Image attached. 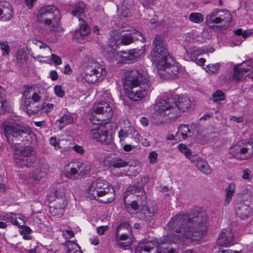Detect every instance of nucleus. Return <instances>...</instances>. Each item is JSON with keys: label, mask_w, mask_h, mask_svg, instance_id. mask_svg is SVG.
I'll return each instance as SVG.
<instances>
[{"label": "nucleus", "mask_w": 253, "mask_h": 253, "mask_svg": "<svg viewBox=\"0 0 253 253\" xmlns=\"http://www.w3.org/2000/svg\"><path fill=\"white\" fill-rule=\"evenodd\" d=\"M48 171V164L45 162L40 163L33 172L32 177L35 180H40L47 175Z\"/></svg>", "instance_id": "22"}, {"label": "nucleus", "mask_w": 253, "mask_h": 253, "mask_svg": "<svg viewBox=\"0 0 253 253\" xmlns=\"http://www.w3.org/2000/svg\"><path fill=\"white\" fill-rule=\"evenodd\" d=\"M73 149L75 152L81 155H83L85 152V151L83 147L78 145H75L73 147Z\"/></svg>", "instance_id": "57"}, {"label": "nucleus", "mask_w": 253, "mask_h": 253, "mask_svg": "<svg viewBox=\"0 0 253 253\" xmlns=\"http://www.w3.org/2000/svg\"><path fill=\"white\" fill-rule=\"evenodd\" d=\"M48 16L47 17V22H46V26H51L54 30L59 27L60 20V13L58 9L54 5H51Z\"/></svg>", "instance_id": "18"}, {"label": "nucleus", "mask_w": 253, "mask_h": 253, "mask_svg": "<svg viewBox=\"0 0 253 253\" xmlns=\"http://www.w3.org/2000/svg\"><path fill=\"white\" fill-rule=\"evenodd\" d=\"M253 70V61L246 60L234 66V73L232 76L233 80L237 82L245 78V74Z\"/></svg>", "instance_id": "13"}, {"label": "nucleus", "mask_w": 253, "mask_h": 253, "mask_svg": "<svg viewBox=\"0 0 253 253\" xmlns=\"http://www.w3.org/2000/svg\"><path fill=\"white\" fill-rule=\"evenodd\" d=\"M75 167H76L78 171V175L84 176L89 173L91 169V165L89 162H75Z\"/></svg>", "instance_id": "28"}, {"label": "nucleus", "mask_w": 253, "mask_h": 253, "mask_svg": "<svg viewBox=\"0 0 253 253\" xmlns=\"http://www.w3.org/2000/svg\"><path fill=\"white\" fill-rule=\"evenodd\" d=\"M58 122L60 124L63 125L62 127H63L64 126L72 124L73 122V118L70 115L65 114L60 118Z\"/></svg>", "instance_id": "40"}, {"label": "nucleus", "mask_w": 253, "mask_h": 253, "mask_svg": "<svg viewBox=\"0 0 253 253\" xmlns=\"http://www.w3.org/2000/svg\"><path fill=\"white\" fill-rule=\"evenodd\" d=\"M218 253H240L239 251H233L232 250H220Z\"/></svg>", "instance_id": "64"}, {"label": "nucleus", "mask_w": 253, "mask_h": 253, "mask_svg": "<svg viewBox=\"0 0 253 253\" xmlns=\"http://www.w3.org/2000/svg\"><path fill=\"white\" fill-rule=\"evenodd\" d=\"M14 15L13 8L10 4L5 1L0 2V20L8 21Z\"/></svg>", "instance_id": "19"}, {"label": "nucleus", "mask_w": 253, "mask_h": 253, "mask_svg": "<svg viewBox=\"0 0 253 253\" xmlns=\"http://www.w3.org/2000/svg\"><path fill=\"white\" fill-rule=\"evenodd\" d=\"M86 8L84 3L82 1L78 2L73 6L71 12V14L73 16L78 17L80 20V19H83V17L85 16Z\"/></svg>", "instance_id": "25"}, {"label": "nucleus", "mask_w": 253, "mask_h": 253, "mask_svg": "<svg viewBox=\"0 0 253 253\" xmlns=\"http://www.w3.org/2000/svg\"><path fill=\"white\" fill-rule=\"evenodd\" d=\"M222 11L219 9H215L212 12L208 14L206 17V21L208 24H221V19L219 18L218 12Z\"/></svg>", "instance_id": "33"}, {"label": "nucleus", "mask_w": 253, "mask_h": 253, "mask_svg": "<svg viewBox=\"0 0 253 253\" xmlns=\"http://www.w3.org/2000/svg\"><path fill=\"white\" fill-rule=\"evenodd\" d=\"M94 110L96 114L101 116L99 117L95 116L97 122L108 121L113 116L112 108L106 102L98 103Z\"/></svg>", "instance_id": "14"}, {"label": "nucleus", "mask_w": 253, "mask_h": 253, "mask_svg": "<svg viewBox=\"0 0 253 253\" xmlns=\"http://www.w3.org/2000/svg\"><path fill=\"white\" fill-rule=\"evenodd\" d=\"M4 220H8L11 223L16 225L18 224V222L17 220L16 215L13 213L6 214L4 216Z\"/></svg>", "instance_id": "47"}, {"label": "nucleus", "mask_w": 253, "mask_h": 253, "mask_svg": "<svg viewBox=\"0 0 253 253\" xmlns=\"http://www.w3.org/2000/svg\"><path fill=\"white\" fill-rule=\"evenodd\" d=\"M44 91V90H40L38 86H35L26 88L23 92V108L29 115L31 116L37 113L41 109L46 113L52 110L54 107L53 104L47 103L46 105H42V107L37 104L42 99V94Z\"/></svg>", "instance_id": "6"}, {"label": "nucleus", "mask_w": 253, "mask_h": 253, "mask_svg": "<svg viewBox=\"0 0 253 253\" xmlns=\"http://www.w3.org/2000/svg\"><path fill=\"white\" fill-rule=\"evenodd\" d=\"M230 153L237 159H249L253 155V142L244 143L242 141L233 146L231 149Z\"/></svg>", "instance_id": "12"}, {"label": "nucleus", "mask_w": 253, "mask_h": 253, "mask_svg": "<svg viewBox=\"0 0 253 253\" xmlns=\"http://www.w3.org/2000/svg\"><path fill=\"white\" fill-rule=\"evenodd\" d=\"M66 201L55 202V205L50 207V211L52 215L54 216L60 217L64 213V208L66 205Z\"/></svg>", "instance_id": "29"}, {"label": "nucleus", "mask_w": 253, "mask_h": 253, "mask_svg": "<svg viewBox=\"0 0 253 253\" xmlns=\"http://www.w3.org/2000/svg\"><path fill=\"white\" fill-rule=\"evenodd\" d=\"M128 133H129V136L134 140L135 143L138 144L139 142L141 135L133 126L128 127Z\"/></svg>", "instance_id": "39"}, {"label": "nucleus", "mask_w": 253, "mask_h": 253, "mask_svg": "<svg viewBox=\"0 0 253 253\" xmlns=\"http://www.w3.org/2000/svg\"><path fill=\"white\" fill-rule=\"evenodd\" d=\"M189 20L194 23H199L203 21V16L199 13H192L189 16Z\"/></svg>", "instance_id": "41"}, {"label": "nucleus", "mask_w": 253, "mask_h": 253, "mask_svg": "<svg viewBox=\"0 0 253 253\" xmlns=\"http://www.w3.org/2000/svg\"><path fill=\"white\" fill-rule=\"evenodd\" d=\"M4 96L5 91L1 86H0V114L3 113L4 110V106L6 103L4 101Z\"/></svg>", "instance_id": "45"}, {"label": "nucleus", "mask_w": 253, "mask_h": 253, "mask_svg": "<svg viewBox=\"0 0 253 253\" xmlns=\"http://www.w3.org/2000/svg\"><path fill=\"white\" fill-rule=\"evenodd\" d=\"M235 186L234 184H230L225 189V191L226 193V198L225 200V205L227 206L229 205V203L231 201L232 197L234 193Z\"/></svg>", "instance_id": "37"}, {"label": "nucleus", "mask_w": 253, "mask_h": 253, "mask_svg": "<svg viewBox=\"0 0 253 253\" xmlns=\"http://www.w3.org/2000/svg\"><path fill=\"white\" fill-rule=\"evenodd\" d=\"M108 229V227L107 226H99L97 229V233L100 235H103L105 231H107Z\"/></svg>", "instance_id": "59"}, {"label": "nucleus", "mask_w": 253, "mask_h": 253, "mask_svg": "<svg viewBox=\"0 0 253 253\" xmlns=\"http://www.w3.org/2000/svg\"><path fill=\"white\" fill-rule=\"evenodd\" d=\"M236 215L241 219L247 218L250 213V208L243 202L237 203L235 205Z\"/></svg>", "instance_id": "23"}, {"label": "nucleus", "mask_w": 253, "mask_h": 253, "mask_svg": "<svg viewBox=\"0 0 253 253\" xmlns=\"http://www.w3.org/2000/svg\"><path fill=\"white\" fill-rule=\"evenodd\" d=\"M103 164L105 167L113 169L125 167L128 165V163L119 156L113 155L106 157Z\"/></svg>", "instance_id": "16"}, {"label": "nucleus", "mask_w": 253, "mask_h": 253, "mask_svg": "<svg viewBox=\"0 0 253 253\" xmlns=\"http://www.w3.org/2000/svg\"><path fill=\"white\" fill-rule=\"evenodd\" d=\"M153 43L155 47H165V46H167L166 42L164 41L163 38L159 35H157L155 37Z\"/></svg>", "instance_id": "42"}, {"label": "nucleus", "mask_w": 253, "mask_h": 253, "mask_svg": "<svg viewBox=\"0 0 253 253\" xmlns=\"http://www.w3.org/2000/svg\"><path fill=\"white\" fill-rule=\"evenodd\" d=\"M233 33L237 36H242V37L244 39L246 38L251 34V32L249 31L246 30L243 31L242 29L240 28L234 30Z\"/></svg>", "instance_id": "48"}, {"label": "nucleus", "mask_w": 253, "mask_h": 253, "mask_svg": "<svg viewBox=\"0 0 253 253\" xmlns=\"http://www.w3.org/2000/svg\"><path fill=\"white\" fill-rule=\"evenodd\" d=\"M51 59L53 62L56 65H60L62 63L60 57L54 54H51Z\"/></svg>", "instance_id": "58"}, {"label": "nucleus", "mask_w": 253, "mask_h": 253, "mask_svg": "<svg viewBox=\"0 0 253 253\" xmlns=\"http://www.w3.org/2000/svg\"><path fill=\"white\" fill-rule=\"evenodd\" d=\"M127 196L128 195L124 196V201L125 204L126 208V209L127 211H128L129 212L132 213L133 211H131V210H132L133 211H136L139 210V207H142L145 206V205L140 204V200H139V199L132 201L130 204H127L126 198Z\"/></svg>", "instance_id": "31"}, {"label": "nucleus", "mask_w": 253, "mask_h": 253, "mask_svg": "<svg viewBox=\"0 0 253 253\" xmlns=\"http://www.w3.org/2000/svg\"><path fill=\"white\" fill-rule=\"evenodd\" d=\"M66 247L68 249L67 253H83L79 245L75 242H67Z\"/></svg>", "instance_id": "36"}, {"label": "nucleus", "mask_w": 253, "mask_h": 253, "mask_svg": "<svg viewBox=\"0 0 253 253\" xmlns=\"http://www.w3.org/2000/svg\"><path fill=\"white\" fill-rule=\"evenodd\" d=\"M92 124L95 125L89 131V135L97 141L105 144H108L111 142V139L108 138V131L104 125L101 124L100 122L97 123L95 117L90 119Z\"/></svg>", "instance_id": "10"}, {"label": "nucleus", "mask_w": 253, "mask_h": 253, "mask_svg": "<svg viewBox=\"0 0 253 253\" xmlns=\"http://www.w3.org/2000/svg\"><path fill=\"white\" fill-rule=\"evenodd\" d=\"M71 168L69 170L66 172L65 176L67 178L71 179H75L78 172L77 168L75 167V162L70 164Z\"/></svg>", "instance_id": "38"}, {"label": "nucleus", "mask_w": 253, "mask_h": 253, "mask_svg": "<svg viewBox=\"0 0 253 253\" xmlns=\"http://www.w3.org/2000/svg\"><path fill=\"white\" fill-rule=\"evenodd\" d=\"M149 58L164 79L175 78L179 70L176 60L170 55L168 48H148Z\"/></svg>", "instance_id": "5"}, {"label": "nucleus", "mask_w": 253, "mask_h": 253, "mask_svg": "<svg viewBox=\"0 0 253 253\" xmlns=\"http://www.w3.org/2000/svg\"><path fill=\"white\" fill-rule=\"evenodd\" d=\"M190 105L191 101L188 97H180L176 94H166L162 100L154 105V113L160 117L175 119L180 116L181 111L187 110Z\"/></svg>", "instance_id": "4"}, {"label": "nucleus", "mask_w": 253, "mask_h": 253, "mask_svg": "<svg viewBox=\"0 0 253 253\" xmlns=\"http://www.w3.org/2000/svg\"><path fill=\"white\" fill-rule=\"evenodd\" d=\"M231 120L233 121L236 123H241L243 121V118L242 117H237L235 116H232V118H231Z\"/></svg>", "instance_id": "63"}, {"label": "nucleus", "mask_w": 253, "mask_h": 253, "mask_svg": "<svg viewBox=\"0 0 253 253\" xmlns=\"http://www.w3.org/2000/svg\"><path fill=\"white\" fill-rule=\"evenodd\" d=\"M190 162L194 164L197 168L201 172L206 175L211 174L212 169L208 162L197 155H193L189 158Z\"/></svg>", "instance_id": "17"}, {"label": "nucleus", "mask_w": 253, "mask_h": 253, "mask_svg": "<svg viewBox=\"0 0 253 253\" xmlns=\"http://www.w3.org/2000/svg\"><path fill=\"white\" fill-rule=\"evenodd\" d=\"M54 91L55 94L59 97H62L65 94V92L60 85H56L54 87Z\"/></svg>", "instance_id": "51"}, {"label": "nucleus", "mask_w": 253, "mask_h": 253, "mask_svg": "<svg viewBox=\"0 0 253 253\" xmlns=\"http://www.w3.org/2000/svg\"><path fill=\"white\" fill-rule=\"evenodd\" d=\"M243 173L242 176V178L243 179L250 181L252 179V176L251 174V170L249 169H245L243 171Z\"/></svg>", "instance_id": "50"}, {"label": "nucleus", "mask_w": 253, "mask_h": 253, "mask_svg": "<svg viewBox=\"0 0 253 253\" xmlns=\"http://www.w3.org/2000/svg\"><path fill=\"white\" fill-rule=\"evenodd\" d=\"M188 56H189L191 59L193 61H196L198 60V57L201 54V51L200 50H195L193 51H189L188 50L186 51Z\"/></svg>", "instance_id": "46"}, {"label": "nucleus", "mask_w": 253, "mask_h": 253, "mask_svg": "<svg viewBox=\"0 0 253 253\" xmlns=\"http://www.w3.org/2000/svg\"><path fill=\"white\" fill-rule=\"evenodd\" d=\"M123 84L126 95L134 101L140 100L150 91L148 75L141 69L126 71Z\"/></svg>", "instance_id": "3"}, {"label": "nucleus", "mask_w": 253, "mask_h": 253, "mask_svg": "<svg viewBox=\"0 0 253 253\" xmlns=\"http://www.w3.org/2000/svg\"><path fill=\"white\" fill-rule=\"evenodd\" d=\"M178 149L180 151L181 153L184 154V155L188 158H189L193 155H192V152L190 149L188 148L187 146L183 144H179L178 146Z\"/></svg>", "instance_id": "43"}, {"label": "nucleus", "mask_w": 253, "mask_h": 253, "mask_svg": "<svg viewBox=\"0 0 253 253\" xmlns=\"http://www.w3.org/2000/svg\"><path fill=\"white\" fill-rule=\"evenodd\" d=\"M49 76L52 81L56 80L58 77L57 72L54 70H52L50 72Z\"/></svg>", "instance_id": "60"}, {"label": "nucleus", "mask_w": 253, "mask_h": 253, "mask_svg": "<svg viewBox=\"0 0 253 253\" xmlns=\"http://www.w3.org/2000/svg\"><path fill=\"white\" fill-rule=\"evenodd\" d=\"M234 235L230 229H224L220 234L217 243L220 246H229L233 244Z\"/></svg>", "instance_id": "20"}, {"label": "nucleus", "mask_w": 253, "mask_h": 253, "mask_svg": "<svg viewBox=\"0 0 253 253\" xmlns=\"http://www.w3.org/2000/svg\"><path fill=\"white\" fill-rule=\"evenodd\" d=\"M207 217L204 212L177 214L171 219L168 227L175 234H168L161 239L160 242L155 240L144 241L141 249L150 252L155 248L157 253H176L174 249L168 246V244L181 243L185 244L188 241H199L207 234Z\"/></svg>", "instance_id": "1"}, {"label": "nucleus", "mask_w": 253, "mask_h": 253, "mask_svg": "<svg viewBox=\"0 0 253 253\" xmlns=\"http://www.w3.org/2000/svg\"><path fill=\"white\" fill-rule=\"evenodd\" d=\"M32 43L36 46L38 47H48L47 45L44 44L42 41L37 40L36 39H34L32 40Z\"/></svg>", "instance_id": "55"}, {"label": "nucleus", "mask_w": 253, "mask_h": 253, "mask_svg": "<svg viewBox=\"0 0 253 253\" xmlns=\"http://www.w3.org/2000/svg\"><path fill=\"white\" fill-rule=\"evenodd\" d=\"M35 162V158L30 156L26 157H15V164L20 168L30 167Z\"/></svg>", "instance_id": "24"}, {"label": "nucleus", "mask_w": 253, "mask_h": 253, "mask_svg": "<svg viewBox=\"0 0 253 253\" xmlns=\"http://www.w3.org/2000/svg\"><path fill=\"white\" fill-rule=\"evenodd\" d=\"M132 235L131 227L127 222L121 223L117 228L115 235L122 236L126 235Z\"/></svg>", "instance_id": "32"}, {"label": "nucleus", "mask_w": 253, "mask_h": 253, "mask_svg": "<svg viewBox=\"0 0 253 253\" xmlns=\"http://www.w3.org/2000/svg\"><path fill=\"white\" fill-rule=\"evenodd\" d=\"M193 133V131L189 128L188 125H184L178 127V130L176 133V136L178 137L181 136L183 139H185L187 137L192 136Z\"/></svg>", "instance_id": "34"}, {"label": "nucleus", "mask_w": 253, "mask_h": 253, "mask_svg": "<svg viewBox=\"0 0 253 253\" xmlns=\"http://www.w3.org/2000/svg\"><path fill=\"white\" fill-rule=\"evenodd\" d=\"M51 5H46L41 7L37 14V20L40 23H43L45 25L47 22V17L48 16L50 11V7Z\"/></svg>", "instance_id": "30"}, {"label": "nucleus", "mask_w": 253, "mask_h": 253, "mask_svg": "<svg viewBox=\"0 0 253 253\" xmlns=\"http://www.w3.org/2000/svg\"><path fill=\"white\" fill-rule=\"evenodd\" d=\"M219 68V64L217 63L215 65H209L208 66V69L210 72L211 73H214L216 72Z\"/></svg>", "instance_id": "52"}, {"label": "nucleus", "mask_w": 253, "mask_h": 253, "mask_svg": "<svg viewBox=\"0 0 253 253\" xmlns=\"http://www.w3.org/2000/svg\"><path fill=\"white\" fill-rule=\"evenodd\" d=\"M117 48H111L109 57L119 62L128 63L134 62L139 59L146 52L145 48H132L125 51H117Z\"/></svg>", "instance_id": "9"}, {"label": "nucleus", "mask_w": 253, "mask_h": 253, "mask_svg": "<svg viewBox=\"0 0 253 253\" xmlns=\"http://www.w3.org/2000/svg\"><path fill=\"white\" fill-rule=\"evenodd\" d=\"M212 98L214 102L223 101L225 99L224 93L221 90H217L213 94Z\"/></svg>", "instance_id": "44"}, {"label": "nucleus", "mask_w": 253, "mask_h": 253, "mask_svg": "<svg viewBox=\"0 0 253 253\" xmlns=\"http://www.w3.org/2000/svg\"><path fill=\"white\" fill-rule=\"evenodd\" d=\"M26 57V53L24 50V48H20L17 53V58L18 59H25Z\"/></svg>", "instance_id": "54"}, {"label": "nucleus", "mask_w": 253, "mask_h": 253, "mask_svg": "<svg viewBox=\"0 0 253 253\" xmlns=\"http://www.w3.org/2000/svg\"><path fill=\"white\" fill-rule=\"evenodd\" d=\"M158 154L156 152L152 151L150 153L149 155V162L151 164L154 163L157 159Z\"/></svg>", "instance_id": "53"}, {"label": "nucleus", "mask_w": 253, "mask_h": 253, "mask_svg": "<svg viewBox=\"0 0 253 253\" xmlns=\"http://www.w3.org/2000/svg\"><path fill=\"white\" fill-rule=\"evenodd\" d=\"M221 12H223V14L219 15V18L221 19V24L222 25V27L226 28L231 21L232 16L227 10H222Z\"/></svg>", "instance_id": "35"}, {"label": "nucleus", "mask_w": 253, "mask_h": 253, "mask_svg": "<svg viewBox=\"0 0 253 253\" xmlns=\"http://www.w3.org/2000/svg\"><path fill=\"white\" fill-rule=\"evenodd\" d=\"M49 143L53 146L55 149L57 150L60 148L59 143L57 142L56 138L52 137L49 139Z\"/></svg>", "instance_id": "56"}, {"label": "nucleus", "mask_w": 253, "mask_h": 253, "mask_svg": "<svg viewBox=\"0 0 253 253\" xmlns=\"http://www.w3.org/2000/svg\"><path fill=\"white\" fill-rule=\"evenodd\" d=\"M128 132V128L124 130L123 129H121L119 132V137L120 138V141H124L125 139L129 136V133Z\"/></svg>", "instance_id": "49"}, {"label": "nucleus", "mask_w": 253, "mask_h": 253, "mask_svg": "<svg viewBox=\"0 0 253 253\" xmlns=\"http://www.w3.org/2000/svg\"><path fill=\"white\" fill-rule=\"evenodd\" d=\"M134 39L139 40L141 42L145 41L144 37L139 31H135L132 33L126 34L120 37L118 35H114L110 39L111 47L120 45H127L133 42Z\"/></svg>", "instance_id": "11"}, {"label": "nucleus", "mask_w": 253, "mask_h": 253, "mask_svg": "<svg viewBox=\"0 0 253 253\" xmlns=\"http://www.w3.org/2000/svg\"><path fill=\"white\" fill-rule=\"evenodd\" d=\"M37 0H25V4L26 5L30 8H32L33 6L34 3Z\"/></svg>", "instance_id": "61"}, {"label": "nucleus", "mask_w": 253, "mask_h": 253, "mask_svg": "<svg viewBox=\"0 0 253 253\" xmlns=\"http://www.w3.org/2000/svg\"><path fill=\"white\" fill-rule=\"evenodd\" d=\"M133 237V235L127 234L122 236H118L117 235H115L117 245L122 248L130 246L132 243Z\"/></svg>", "instance_id": "27"}, {"label": "nucleus", "mask_w": 253, "mask_h": 253, "mask_svg": "<svg viewBox=\"0 0 253 253\" xmlns=\"http://www.w3.org/2000/svg\"><path fill=\"white\" fill-rule=\"evenodd\" d=\"M80 30L77 31L73 35L74 39H78L79 36H86L90 33V28L83 19H80Z\"/></svg>", "instance_id": "26"}, {"label": "nucleus", "mask_w": 253, "mask_h": 253, "mask_svg": "<svg viewBox=\"0 0 253 253\" xmlns=\"http://www.w3.org/2000/svg\"><path fill=\"white\" fill-rule=\"evenodd\" d=\"M68 193V189L65 184H58L53 188L48 196L49 200L55 202L66 201L65 198Z\"/></svg>", "instance_id": "15"}, {"label": "nucleus", "mask_w": 253, "mask_h": 253, "mask_svg": "<svg viewBox=\"0 0 253 253\" xmlns=\"http://www.w3.org/2000/svg\"><path fill=\"white\" fill-rule=\"evenodd\" d=\"M112 188L104 180L98 179L92 182L87 190V196L91 200H96L103 203L112 202L114 198L110 197Z\"/></svg>", "instance_id": "7"}, {"label": "nucleus", "mask_w": 253, "mask_h": 253, "mask_svg": "<svg viewBox=\"0 0 253 253\" xmlns=\"http://www.w3.org/2000/svg\"><path fill=\"white\" fill-rule=\"evenodd\" d=\"M127 195L128 194L133 195L136 197V199H139L141 205H146L147 203V197L144 189L142 187H137L132 185L128 187L126 190Z\"/></svg>", "instance_id": "21"}, {"label": "nucleus", "mask_w": 253, "mask_h": 253, "mask_svg": "<svg viewBox=\"0 0 253 253\" xmlns=\"http://www.w3.org/2000/svg\"><path fill=\"white\" fill-rule=\"evenodd\" d=\"M155 213L154 210L150 208H147L146 209V214H147L148 216H153Z\"/></svg>", "instance_id": "62"}, {"label": "nucleus", "mask_w": 253, "mask_h": 253, "mask_svg": "<svg viewBox=\"0 0 253 253\" xmlns=\"http://www.w3.org/2000/svg\"><path fill=\"white\" fill-rule=\"evenodd\" d=\"M5 136L10 147L15 152V157L32 156L33 149L30 146H23L35 138V134L30 127L16 123L3 125Z\"/></svg>", "instance_id": "2"}, {"label": "nucleus", "mask_w": 253, "mask_h": 253, "mask_svg": "<svg viewBox=\"0 0 253 253\" xmlns=\"http://www.w3.org/2000/svg\"><path fill=\"white\" fill-rule=\"evenodd\" d=\"M107 74L105 66L92 58H89L84 67V78L89 84H95L103 81Z\"/></svg>", "instance_id": "8"}]
</instances>
